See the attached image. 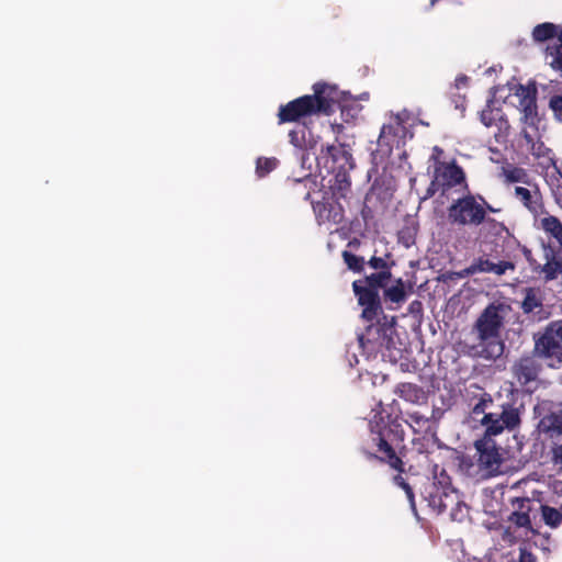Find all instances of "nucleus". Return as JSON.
<instances>
[{
    "mask_svg": "<svg viewBox=\"0 0 562 562\" xmlns=\"http://www.w3.org/2000/svg\"><path fill=\"white\" fill-rule=\"evenodd\" d=\"M501 413H491L482 417L481 424L485 427L482 438L474 442L477 452L479 468L487 475L495 476L502 473L503 457L501 448L493 439L504 430L514 431L521 424L524 404L518 401V390L512 387L506 401L498 404Z\"/></svg>",
    "mask_w": 562,
    "mask_h": 562,
    "instance_id": "f257e3e1",
    "label": "nucleus"
},
{
    "mask_svg": "<svg viewBox=\"0 0 562 562\" xmlns=\"http://www.w3.org/2000/svg\"><path fill=\"white\" fill-rule=\"evenodd\" d=\"M509 310L504 303H491L482 311L473 324L477 342L467 346L470 357L496 360L503 355L505 345L501 334Z\"/></svg>",
    "mask_w": 562,
    "mask_h": 562,
    "instance_id": "f03ea898",
    "label": "nucleus"
},
{
    "mask_svg": "<svg viewBox=\"0 0 562 562\" xmlns=\"http://www.w3.org/2000/svg\"><path fill=\"white\" fill-rule=\"evenodd\" d=\"M352 290L358 304L362 307L361 318L370 323L378 321L376 324L367 327L366 334L359 338L360 344L363 347L366 344H371V349L374 351H381L383 348L390 349L393 344L392 334L396 321L395 317H391L389 321L386 315H383L382 321L379 319V316L383 314L380 292L356 281L352 282Z\"/></svg>",
    "mask_w": 562,
    "mask_h": 562,
    "instance_id": "7ed1b4c3",
    "label": "nucleus"
},
{
    "mask_svg": "<svg viewBox=\"0 0 562 562\" xmlns=\"http://www.w3.org/2000/svg\"><path fill=\"white\" fill-rule=\"evenodd\" d=\"M424 499L436 514L448 513L452 521L462 522L469 516V507L461 499L446 470L436 473L434 481L425 487Z\"/></svg>",
    "mask_w": 562,
    "mask_h": 562,
    "instance_id": "20e7f679",
    "label": "nucleus"
},
{
    "mask_svg": "<svg viewBox=\"0 0 562 562\" xmlns=\"http://www.w3.org/2000/svg\"><path fill=\"white\" fill-rule=\"evenodd\" d=\"M467 193L454 200L448 207V221L458 226H480L485 222V207L480 203L479 194Z\"/></svg>",
    "mask_w": 562,
    "mask_h": 562,
    "instance_id": "39448f33",
    "label": "nucleus"
},
{
    "mask_svg": "<svg viewBox=\"0 0 562 562\" xmlns=\"http://www.w3.org/2000/svg\"><path fill=\"white\" fill-rule=\"evenodd\" d=\"M457 187H461L463 190L469 189L463 168L458 165L456 159L446 164H438L435 166L432 179L426 189L425 199L432 198L437 192L445 195L448 191Z\"/></svg>",
    "mask_w": 562,
    "mask_h": 562,
    "instance_id": "423d86ee",
    "label": "nucleus"
},
{
    "mask_svg": "<svg viewBox=\"0 0 562 562\" xmlns=\"http://www.w3.org/2000/svg\"><path fill=\"white\" fill-rule=\"evenodd\" d=\"M378 427V430L371 429V441L375 447L373 453L368 452L369 460H376L380 463L386 464L392 471L396 473L405 472V462L403 461L402 451H397L391 442V428L383 426Z\"/></svg>",
    "mask_w": 562,
    "mask_h": 562,
    "instance_id": "0eeeda50",
    "label": "nucleus"
},
{
    "mask_svg": "<svg viewBox=\"0 0 562 562\" xmlns=\"http://www.w3.org/2000/svg\"><path fill=\"white\" fill-rule=\"evenodd\" d=\"M533 353L548 360L550 367L562 366V323L551 322L542 333L535 335Z\"/></svg>",
    "mask_w": 562,
    "mask_h": 562,
    "instance_id": "6e6552de",
    "label": "nucleus"
},
{
    "mask_svg": "<svg viewBox=\"0 0 562 562\" xmlns=\"http://www.w3.org/2000/svg\"><path fill=\"white\" fill-rule=\"evenodd\" d=\"M318 115L310 94L299 97L286 104H281L278 111V124L299 122L301 119Z\"/></svg>",
    "mask_w": 562,
    "mask_h": 562,
    "instance_id": "1a4fd4ad",
    "label": "nucleus"
},
{
    "mask_svg": "<svg viewBox=\"0 0 562 562\" xmlns=\"http://www.w3.org/2000/svg\"><path fill=\"white\" fill-rule=\"evenodd\" d=\"M536 357L535 353L524 355L512 364L510 372L513 378L521 387H527L539 378L541 364Z\"/></svg>",
    "mask_w": 562,
    "mask_h": 562,
    "instance_id": "9d476101",
    "label": "nucleus"
},
{
    "mask_svg": "<svg viewBox=\"0 0 562 562\" xmlns=\"http://www.w3.org/2000/svg\"><path fill=\"white\" fill-rule=\"evenodd\" d=\"M527 186L528 188L515 187L514 195L531 215L537 217L544 213L543 195L537 182L532 181Z\"/></svg>",
    "mask_w": 562,
    "mask_h": 562,
    "instance_id": "9b49d317",
    "label": "nucleus"
},
{
    "mask_svg": "<svg viewBox=\"0 0 562 562\" xmlns=\"http://www.w3.org/2000/svg\"><path fill=\"white\" fill-rule=\"evenodd\" d=\"M313 94H310L318 114L329 115L334 112V105L338 102V90L335 86L316 82L313 86Z\"/></svg>",
    "mask_w": 562,
    "mask_h": 562,
    "instance_id": "f8f14e48",
    "label": "nucleus"
},
{
    "mask_svg": "<svg viewBox=\"0 0 562 562\" xmlns=\"http://www.w3.org/2000/svg\"><path fill=\"white\" fill-rule=\"evenodd\" d=\"M312 206L319 225L326 223L340 224L345 220V210L337 200L323 198L322 201L312 202Z\"/></svg>",
    "mask_w": 562,
    "mask_h": 562,
    "instance_id": "ddd939ff",
    "label": "nucleus"
},
{
    "mask_svg": "<svg viewBox=\"0 0 562 562\" xmlns=\"http://www.w3.org/2000/svg\"><path fill=\"white\" fill-rule=\"evenodd\" d=\"M515 263L512 261L502 260L494 262L488 258L479 257L472 261V263L464 269V276H473L476 273H493L496 276H503L508 270H515Z\"/></svg>",
    "mask_w": 562,
    "mask_h": 562,
    "instance_id": "4468645a",
    "label": "nucleus"
},
{
    "mask_svg": "<svg viewBox=\"0 0 562 562\" xmlns=\"http://www.w3.org/2000/svg\"><path fill=\"white\" fill-rule=\"evenodd\" d=\"M493 104V100L487 102L486 106L481 111L480 119L486 127L496 126L498 128V133H495V138L499 142L501 137L507 136L509 123L502 109L494 108Z\"/></svg>",
    "mask_w": 562,
    "mask_h": 562,
    "instance_id": "2eb2a0df",
    "label": "nucleus"
},
{
    "mask_svg": "<svg viewBox=\"0 0 562 562\" xmlns=\"http://www.w3.org/2000/svg\"><path fill=\"white\" fill-rule=\"evenodd\" d=\"M513 507L512 514L508 516V521L517 528L531 529L530 512L532 501L529 497H514L510 499Z\"/></svg>",
    "mask_w": 562,
    "mask_h": 562,
    "instance_id": "dca6fc26",
    "label": "nucleus"
},
{
    "mask_svg": "<svg viewBox=\"0 0 562 562\" xmlns=\"http://www.w3.org/2000/svg\"><path fill=\"white\" fill-rule=\"evenodd\" d=\"M383 299L389 310H397L407 299L405 282L397 278L391 286L383 290Z\"/></svg>",
    "mask_w": 562,
    "mask_h": 562,
    "instance_id": "f3484780",
    "label": "nucleus"
},
{
    "mask_svg": "<svg viewBox=\"0 0 562 562\" xmlns=\"http://www.w3.org/2000/svg\"><path fill=\"white\" fill-rule=\"evenodd\" d=\"M544 59L553 70L562 71V30H560L557 38L547 45Z\"/></svg>",
    "mask_w": 562,
    "mask_h": 562,
    "instance_id": "a211bd4d",
    "label": "nucleus"
},
{
    "mask_svg": "<svg viewBox=\"0 0 562 562\" xmlns=\"http://www.w3.org/2000/svg\"><path fill=\"white\" fill-rule=\"evenodd\" d=\"M543 291L540 288H525L524 289V299L521 302V310L525 314L533 313L535 311H540L543 306Z\"/></svg>",
    "mask_w": 562,
    "mask_h": 562,
    "instance_id": "6ab92c4d",
    "label": "nucleus"
},
{
    "mask_svg": "<svg viewBox=\"0 0 562 562\" xmlns=\"http://www.w3.org/2000/svg\"><path fill=\"white\" fill-rule=\"evenodd\" d=\"M395 393L404 401L413 404H420L427 398L423 387L408 382L397 384Z\"/></svg>",
    "mask_w": 562,
    "mask_h": 562,
    "instance_id": "aec40b11",
    "label": "nucleus"
},
{
    "mask_svg": "<svg viewBox=\"0 0 562 562\" xmlns=\"http://www.w3.org/2000/svg\"><path fill=\"white\" fill-rule=\"evenodd\" d=\"M518 109L522 114V122L537 130L539 123L537 97L527 100H520Z\"/></svg>",
    "mask_w": 562,
    "mask_h": 562,
    "instance_id": "412c9836",
    "label": "nucleus"
},
{
    "mask_svg": "<svg viewBox=\"0 0 562 562\" xmlns=\"http://www.w3.org/2000/svg\"><path fill=\"white\" fill-rule=\"evenodd\" d=\"M559 32L560 30L558 29V25L551 22H544L537 24L533 27L531 36L535 43L540 44L547 41L553 42L557 38Z\"/></svg>",
    "mask_w": 562,
    "mask_h": 562,
    "instance_id": "4be33fe9",
    "label": "nucleus"
},
{
    "mask_svg": "<svg viewBox=\"0 0 562 562\" xmlns=\"http://www.w3.org/2000/svg\"><path fill=\"white\" fill-rule=\"evenodd\" d=\"M391 278H392V272L385 270V271L373 272L369 276H366L362 279L355 280V281L369 288V289L380 292L381 289L384 290V288L387 285Z\"/></svg>",
    "mask_w": 562,
    "mask_h": 562,
    "instance_id": "5701e85b",
    "label": "nucleus"
},
{
    "mask_svg": "<svg viewBox=\"0 0 562 562\" xmlns=\"http://www.w3.org/2000/svg\"><path fill=\"white\" fill-rule=\"evenodd\" d=\"M502 175L504 176L506 183H524L531 184L533 181L526 169L517 166H507L502 168Z\"/></svg>",
    "mask_w": 562,
    "mask_h": 562,
    "instance_id": "b1692460",
    "label": "nucleus"
},
{
    "mask_svg": "<svg viewBox=\"0 0 562 562\" xmlns=\"http://www.w3.org/2000/svg\"><path fill=\"white\" fill-rule=\"evenodd\" d=\"M401 125L396 124H384L380 131L378 138V145L380 148L385 147L387 153H391L393 144L397 137V133Z\"/></svg>",
    "mask_w": 562,
    "mask_h": 562,
    "instance_id": "393cba45",
    "label": "nucleus"
},
{
    "mask_svg": "<svg viewBox=\"0 0 562 562\" xmlns=\"http://www.w3.org/2000/svg\"><path fill=\"white\" fill-rule=\"evenodd\" d=\"M541 228L546 234L553 237L562 248V222L554 215L541 218Z\"/></svg>",
    "mask_w": 562,
    "mask_h": 562,
    "instance_id": "a878e982",
    "label": "nucleus"
},
{
    "mask_svg": "<svg viewBox=\"0 0 562 562\" xmlns=\"http://www.w3.org/2000/svg\"><path fill=\"white\" fill-rule=\"evenodd\" d=\"M333 195L339 199H347L348 194L351 192V180L350 177L346 172H338L335 176V182L331 186Z\"/></svg>",
    "mask_w": 562,
    "mask_h": 562,
    "instance_id": "bb28decb",
    "label": "nucleus"
},
{
    "mask_svg": "<svg viewBox=\"0 0 562 562\" xmlns=\"http://www.w3.org/2000/svg\"><path fill=\"white\" fill-rule=\"evenodd\" d=\"M539 270L544 273L546 281H551L562 273V260L557 259L553 251L547 254V262Z\"/></svg>",
    "mask_w": 562,
    "mask_h": 562,
    "instance_id": "cd10ccee",
    "label": "nucleus"
},
{
    "mask_svg": "<svg viewBox=\"0 0 562 562\" xmlns=\"http://www.w3.org/2000/svg\"><path fill=\"white\" fill-rule=\"evenodd\" d=\"M541 516L544 524L551 528H558L562 522V512L549 505H541Z\"/></svg>",
    "mask_w": 562,
    "mask_h": 562,
    "instance_id": "c85d7f7f",
    "label": "nucleus"
},
{
    "mask_svg": "<svg viewBox=\"0 0 562 562\" xmlns=\"http://www.w3.org/2000/svg\"><path fill=\"white\" fill-rule=\"evenodd\" d=\"M279 165L276 157H259L256 162V173L259 178L266 177L273 171Z\"/></svg>",
    "mask_w": 562,
    "mask_h": 562,
    "instance_id": "c756f323",
    "label": "nucleus"
},
{
    "mask_svg": "<svg viewBox=\"0 0 562 562\" xmlns=\"http://www.w3.org/2000/svg\"><path fill=\"white\" fill-rule=\"evenodd\" d=\"M341 257L349 270L358 273L364 270L366 261L363 257L357 256L348 250H344Z\"/></svg>",
    "mask_w": 562,
    "mask_h": 562,
    "instance_id": "7c9ffc66",
    "label": "nucleus"
},
{
    "mask_svg": "<svg viewBox=\"0 0 562 562\" xmlns=\"http://www.w3.org/2000/svg\"><path fill=\"white\" fill-rule=\"evenodd\" d=\"M406 423L414 429L415 432L422 431L427 428L429 417L424 414L414 411L406 413Z\"/></svg>",
    "mask_w": 562,
    "mask_h": 562,
    "instance_id": "2f4dec72",
    "label": "nucleus"
},
{
    "mask_svg": "<svg viewBox=\"0 0 562 562\" xmlns=\"http://www.w3.org/2000/svg\"><path fill=\"white\" fill-rule=\"evenodd\" d=\"M494 407V400L492 397L491 394L488 393H483L481 394L477 403L474 404L473 408H472V413L474 415H480V414H484V416L487 414L485 413L486 409L488 408H492ZM492 412H490L488 414H491Z\"/></svg>",
    "mask_w": 562,
    "mask_h": 562,
    "instance_id": "473e14b6",
    "label": "nucleus"
},
{
    "mask_svg": "<svg viewBox=\"0 0 562 562\" xmlns=\"http://www.w3.org/2000/svg\"><path fill=\"white\" fill-rule=\"evenodd\" d=\"M543 422L547 425V428L549 430L557 431L559 434H562V406L557 409L555 412H552L549 414Z\"/></svg>",
    "mask_w": 562,
    "mask_h": 562,
    "instance_id": "72a5a7b5",
    "label": "nucleus"
},
{
    "mask_svg": "<svg viewBox=\"0 0 562 562\" xmlns=\"http://www.w3.org/2000/svg\"><path fill=\"white\" fill-rule=\"evenodd\" d=\"M548 108L552 112L553 119L562 123V93L552 94L549 99Z\"/></svg>",
    "mask_w": 562,
    "mask_h": 562,
    "instance_id": "f704fd0d",
    "label": "nucleus"
},
{
    "mask_svg": "<svg viewBox=\"0 0 562 562\" xmlns=\"http://www.w3.org/2000/svg\"><path fill=\"white\" fill-rule=\"evenodd\" d=\"M537 93L538 91L535 82H529L528 85L519 83L515 90V95L519 101L536 98Z\"/></svg>",
    "mask_w": 562,
    "mask_h": 562,
    "instance_id": "c9c22d12",
    "label": "nucleus"
},
{
    "mask_svg": "<svg viewBox=\"0 0 562 562\" xmlns=\"http://www.w3.org/2000/svg\"><path fill=\"white\" fill-rule=\"evenodd\" d=\"M393 483L401 487L405 494L406 497L413 508H415V495L412 486L406 482V480L402 476V473H396L393 476Z\"/></svg>",
    "mask_w": 562,
    "mask_h": 562,
    "instance_id": "e433bc0d",
    "label": "nucleus"
},
{
    "mask_svg": "<svg viewBox=\"0 0 562 562\" xmlns=\"http://www.w3.org/2000/svg\"><path fill=\"white\" fill-rule=\"evenodd\" d=\"M322 153H325L327 157L331 158V160L335 162L338 160L339 156H344L346 157V159L348 160L349 158H351V155L348 154L341 145H327L326 147H324L322 149Z\"/></svg>",
    "mask_w": 562,
    "mask_h": 562,
    "instance_id": "4c0bfd02",
    "label": "nucleus"
},
{
    "mask_svg": "<svg viewBox=\"0 0 562 562\" xmlns=\"http://www.w3.org/2000/svg\"><path fill=\"white\" fill-rule=\"evenodd\" d=\"M305 130V127H301L289 132L290 143L299 149H304L306 147Z\"/></svg>",
    "mask_w": 562,
    "mask_h": 562,
    "instance_id": "58836bf2",
    "label": "nucleus"
},
{
    "mask_svg": "<svg viewBox=\"0 0 562 562\" xmlns=\"http://www.w3.org/2000/svg\"><path fill=\"white\" fill-rule=\"evenodd\" d=\"M416 229L413 227H403L398 232V241L405 247H409L415 243Z\"/></svg>",
    "mask_w": 562,
    "mask_h": 562,
    "instance_id": "ea45409f",
    "label": "nucleus"
},
{
    "mask_svg": "<svg viewBox=\"0 0 562 562\" xmlns=\"http://www.w3.org/2000/svg\"><path fill=\"white\" fill-rule=\"evenodd\" d=\"M529 150L536 158H546L551 153L550 148H548L541 140L532 143V146L529 148Z\"/></svg>",
    "mask_w": 562,
    "mask_h": 562,
    "instance_id": "a19ab883",
    "label": "nucleus"
},
{
    "mask_svg": "<svg viewBox=\"0 0 562 562\" xmlns=\"http://www.w3.org/2000/svg\"><path fill=\"white\" fill-rule=\"evenodd\" d=\"M371 200H372V195L371 194H367L364 196L363 205H362V209H361V217H362V220H363V222L366 224H368L374 217V212H373V210L369 205Z\"/></svg>",
    "mask_w": 562,
    "mask_h": 562,
    "instance_id": "79ce46f5",
    "label": "nucleus"
},
{
    "mask_svg": "<svg viewBox=\"0 0 562 562\" xmlns=\"http://www.w3.org/2000/svg\"><path fill=\"white\" fill-rule=\"evenodd\" d=\"M368 265L378 271H391V265L381 257L372 256L370 260L368 261Z\"/></svg>",
    "mask_w": 562,
    "mask_h": 562,
    "instance_id": "37998d69",
    "label": "nucleus"
},
{
    "mask_svg": "<svg viewBox=\"0 0 562 562\" xmlns=\"http://www.w3.org/2000/svg\"><path fill=\"white\" fill-rule=\"evenodd\" d=\"M521 252H522L524 257L526 258V260L528 261V263L530 265V267L532 268V270L538 271L540 268V265L533 258L532 251L528 247L522 246Z\"/></svg>",
    "mask_w": 562,
    "mask_h": 562,
    "instance_id": "c03bdc74",
    "label": "nucleus"
},
{
    "mask_svg": "<svg viewBox=\"0 0 562 562\" xmlns=\"http://www.w3.org/2000/svg\"><path fill=\"white\" fill-rule=\"evenodd\" d=\"M443 155V149L439 146H435L432 148V153L430 156V161L432 162L434 167L438 164H446L447 161L441 160V156Z\"/></svg>",
    "mask_w": 562,
    "mask_h": 562,
    "instance_id": "a18cd8bd",
    "label": "nucleus"
},
{
    "mask_svg": "<svg viewBox=\"0 0 562 562\" xmlns=\"http://www.w3.org/2000/svg\"><path fill=\"white\" fill-rule=\"evenodd\" d=\"M479 200L482 205L485 207V220L487 218V213H496L499 212V209H495L493 205H491L483 195L479 194Z\"/></svg>",
    "mask_w": 562,
    "mask_h": 562,
    "instance_id": "49530a36",
    "label": "nucleus"
},
{
    "mask_svg": "<svg viewBox=\"0 0 562 562\" xmlns=\"http://www.w3.org/2000/svg\"><path fill=\"white\" fill-rule=\"evenodd\" d=\"M518 562H536V558L531 552L527 550H520Z\"/></svg>",
    "mask_w": 562,
    "mask_h": 562,
    "instance_id": "de8ad7c7",
    "label": "nucleus"
},
{
    "mask_svg": "<svg viewBox=\"0 0 562 562\" xmlns=\"http://www.w3.org/2000/svg\"><path fill=\"white\" fill-rule=\"evenodd\" d=\"M469 83V77L465 75H459L454 80V86L457 89L464 88Z\"/></svg>",
    "mask_w": 562,
    "mask_h": 562,
    "instance_id": "09e8293b",
    "label": "nucleus"
},
{
    "mask_svg": "<svg viewBox=\"0 0 562 562\" xmlns=\"http://www.w3.org/2000/svg\"><path fill=\"white\" fill-rule=\"evenodd\" d=\"M520 135L525 139V142L529 146V148L532 146V143L537 142V140H535L532 135L528 131H526V130H522Z\"/></svg>",
    "mask_w": 562,
    "mask_h": 562,
    "instance_id": "8fccbe9b",
    "label": "nucleus"
},
{
    "mask_svg": "<svg viewBox=\"0 0 562 562\" xmlns=\"http://www.w3.org/2000/svg\"><path fill=\"white\" fill-rule=\"evenodd\" d=\"M520 135L525 139V142L529 146V148L532 146V143L537 142V140H535L532 135L528 131H526V130H522Z\"/></svg>",
    "mask_w": 562,
    "mask_h": 562,
    "instance_id": "3c124183",
    "label": "nucleus"
},
{
    "mask_svg": "<svg viewBox=\"0 0 562 562\" xmlns=\"http://www.w3.org/2000/svg\"><path fill=\"white\" fill-rule=\"evenodd\" d=\"M554 462L557 464H561L562 468V445L558 446L554 449Z\"/></svg>",
    "mask_w": 562,
    "mask_h": 562,
    "instance_id": "603ef678",
    "label": "nucleus"
},
{
    "mask_svg": "<svg viewBox=\"0 0 562 562\" xmlns=\"http://www.w3.org/2000/svg\"><path fill=\"white\" fill-rule=\"evenodd\" d=\"M408 310H409L411 313H415L417 311H420L422 310V303L418 300H415V301H413L409 304V308Z\"/></svg>",
    "mask_w": 562,
    "mask_h": 562,
    "instance_id": "864d4df0",
    "label": "nucleus"
},
{
    "mask_svg": "<svg viewBox=\"0 0 562 562\" xmlns=\"http://www.w3.org/2000/svg\"><path fill=\"white\" fill-rule=\"evenodd\" d=\"M503 539L508 540V541H513L515 539V537L512 535L509 528L505 530V532L503 535Z\"/></svg>",
    "mask_w": 562,
    "mask_h": 562,
    "instance_id": "5fc2aeb1",
    "label": "nucleus"
},
{
    "mask_svg": "<svg viewBox=\"0 0 562 562\" xmlns=\"http://www.w3.org/2000/svg\"><path fill=\"white\" fill-rule=\"evenodd\" d=\"M359 244H360V241H359L358 239H356V238H355V239H352V240H350V241L348 243V246H349V247H352V246H358Z\"/></svg>",
    "mask_w": 562,
    "mask_h": 562,
    "instance_id": "6e6d98bb",
    "label": "nucleus"
},
{
    "mask_svg": "<svg viewBox=\"0 0 562 562\" xmlns=\"http://www.w3.org/2000/svg\"><path fill=\"white\" fill-rule=\"evenodd\" d=\"M499 225H501V227H502L503 229H507V228H506V226H505L503 223H501Z\"/></svg>",
    "mask_w": 562,
    "mask_h": 562,
    "instance_id": "4d7b16f0",
    "label": "nucleus"
},
{
    "mask_svg": "<svg viewBox=\"0 0 562 562\" xmlns=\"http://www.w3.org/2000/svg\"><path fill=\"white\" fill-rule=\"evenodd\" d=\"M436 1H437V0H431V5H434Z\"/></svg>",
    "mask_w": 562,
    "mask_h": 562,
    "instance_id": "13d9d810",
    "label": "nucleus"
}]
</instances>
